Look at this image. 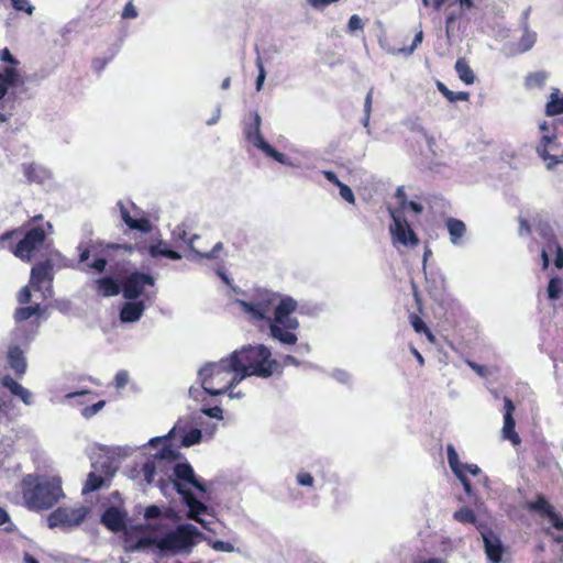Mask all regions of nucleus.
Instances as JSON below:
<instances>
[{
	"instance_id": "nucleus-62",
	"label": "nucleus",
	"mask_w": 563,
	"mask_h": 563,
	"mask_svg": "<svg viewBox=\"0 0 563 563\" xmlns=\"http://www.w3.org/2000/svg\"><path fill=\"white\" fill-rule=\"evenodd\" d=\"M562 284H548V295L550 299H558L562 292Z\"/></svg>"
},
{
	"instance_id": "nucleus-22",
	"label": "nucleus",
	"mask_w": 563,
	"mask_h": 563,
	"mask_svg": "<svg viewBox=\"0 0 563 563\" xmlns=\"http://www.w3.org/2000/svg\"><path fill=\"white\" fill-rule=\"evenodd\" d=\"M1 385L7 388L13 396L19 397L23 404L31 405L32 394L29 389L19 384L10 375H4L1 380Z\"/></svg>"
},
{
	"instance_id": "nucleus-23",
	"label": "nucleus",
	"mask_w": 563,
	"mask_h": 563,
	"mask_svg": "<svg viewBox=\"0 0 563 563\" xmlns=\"http://www.w3.org/2000/svg\"><path fill=\"white\" fill-rule=\"evenodd\" d=\"M198 239H199L198 235H192L188 240V245H189L190 250L192 252H195L196 256H198L199 258L212 261V260H222L223 256H225V257L228 256V253L224 251V245L222 242L216 243L213 245V247L208 252H200V251L196 250L194 242H195V240H198Z\"/></svg>"
},
{
	"instance_id": "nucleus-2",
	"label": "nucleus",
	"mask_w": 563,
	"mask_h": 563,
	"mask_svg": "<svg viewBox=\"0 0 563 563\" xmlns=\"http://www.w3.org/2000/svg\"><path fill=\"white\" fill-rule=\"evenodd\" d=\"M84 238L78 243L77 267L91 275H106L96 282H120L115 277L125 272L128 256L132 246L128 244L108 243L93 240L92 228L85 224Z\"/></svg>"
},
{
	"instance_id": "nucleus-56",
	"label": "nucleus",
	"mask_w": 563,
	"mask_h": 563,
	"mask_svg": "<svg viewBox=\"0 0 563 563\" xmlns=\"http://www.w3.org/2000/svg\"><path fill=\"white\" fill-rule=\"evenodd\" d=\"M313 476L308 472H299L297 475V483L300 486H312L313 485Z\"/></svg>"
},
{
	"instance_id": "nucleus-41",
	"label": "nucleus",
	"mask_w": 563,
	"mask_h": 563,
	"mask_svg": "<svg viewBox=\"0 0 563 563\" xmlns=\"http://www.w3.org/2000/svg\"><path fill=\"white\" fill-rule=\"evenodd\" d=\"M423 40V32L422 30H420L419 32H417V34L415 35V38L412 41V44L409 46V47H401V48H398V49H393L390 51V53L393 55H400V54H404V55H411L415 49L417 48V46L422 42Z\"/></svg>"
},
{
	"instance_id": "nucleus-57",
	"label": "nucleus",
	"mask_w": 563,
	"mask_h": 563,
	"mask_svg": "<svg viewBox=\"0 0 563 563\" xmlns=\"http://www.w3.org/2000/svg\"><path fill=\"white\" fill-rule=\"evenodd\" d=\"M339 189H340V196L342 197V199H344L345 201H347L350 203L355 202L354 194L347 185L342 184V185H340Z\"/></svg>"
},
{
	"instance_id": "nucleus-58",
	"label": "nucleus",
	"mask_w": 563,
	"mask_h": 563,
	"mask_svg": "<svg viewBox=\"0 0 563 563\" xmlns=\"http://www.w3.org/2000/svg\"><path fill=\"white\" fill-rule=\"evenodd\" d=\"M339 0H307V3L314 10L322 11L328 5L338 2Z\"/></svg>"
},
{
	"instance_id": "nucleus-5",
	"label": "nucleus",
	"mask_w": 563,
	"mask_h": 563,
	"mask_svg": "<svg viewBox=\"0 0 563 563\" xmlns=\"http://www.w3.org/2000/svg\"><path fill=\"white\" fill-rule=\"evenodd\" d=\"M22 496L30 510L40 511L55 506L64 493L58 478L40 479L36 475H26L22 479Z\"/></svg>"
},
{
	"instance_id": "nucleus-26",
	"label": "nucleus",
	"mask_w": 563,
	"mask_h": 563,
	"mask_svg": "<svg viewBox=\"0 0 563 563\" xmlns=\"http://www.w3.org/2000/svg\"><path fill=\"white\" fill-rule=\"evenodd\" d=\"M23 172L27 180L31 183L43 184L51 178L48 169L34 163L23 165Z\"/></svg>"
},
{
	"instance_id": "nucleus-16",
	"label": "nucleus",
	"mask_w": 563,
	"mask_h": 563,
	"mask_svg": "<svg viewBox=\"0 0 563 563\" xmlns=\"http://www.w3.org/2000/svg\"><path fill=\"white\" fill-rule=\"evenodd\" d=\"M100 521L110 531L120 532L125 529L126 512L115 506H111L103 511Z\"/></svg>"
},
{
	"instance_id": "nucleus-8",
	"label": "nucleus",
	"mask_w": 563,
	"mask_h": 563,
	"mask_svg": "<svg viewBox=\"0 0 563 563\" xmlns=\"http://www.w3.org/2000/svg\"><path fill=\"white\" fill-rule=\"evenodd\" d=\"M45 239L46 233L42 228H32L24 233L15 245H10V251L15 257L30 263L33 260V254L44 244Z\"/></svg>"
},
{
	"instance_id": "nucleus-64",
	"label": "nucleus",
	"mask_w": 563,
	"mask_h": 563,
	"mask_svg": "<svg viewBox=\"0 0 563 563\" xmlns=\"http://www.w3.org/2000/svg\"><path fill=\"white\" fill-rule=\"evenodd\" d=\"M549 520L555 529L563 530V518H561L555 510L553 515L549 517Z\"/></svg>"
},
{
	"instance_id": "nucleus-60",
	"label": "nucleus",
	"mask_w": 563,
	"mask_h": 563,
	"mask_svg": "<svg viewBox=\"0 0 563 563\" xmlns=\"http://www.w3.org/2000/svg\"><path fill=\"white\" fill-rule=\"evenodd\" d=\"M532 232L530 223L526 220L520 218L519 219V230L518 233L520 236H529Z\"/></svg>"
},
{
	"instance_id": "nucleus-51",
	"label": "nucleus",
	"mask_w": 563,
	"mask_h": 563,
	"mask_svg": "<svg viewBox=\"0 0 563 563\" xmlns=\"http://www.w3.org/2000/svg\"><path fill=\"white\" fill-rule=\"evenodd\" d=\"M363 20L357 14H353L347 22V32L354 34L356 31H363Z\"/></svg>"
},
{
	"instance_id": "nucleus-63",
	"label": "nucleus",
	"mask_w": 563,
	"mask_h": 563,
	"mask_svg": "<svg viewBox=\"0 0 563 563\" xmlns=\"http://www.w3.org/2000/svg\"><path fill=\"white\" fill-rule=\"evenodd\" d=\"M122 16L124 19H134V18L137 16V11H136L135 7L131 2H129L124 7L123 12H122Z\"/></svg>"
},
{
	"instance_id": "nucleus-28",
	"label": "nucleus",
	"mask_w": 563,
	"mask_h": 563,
	"mask_svg": "<svg viewBox=\"0 0 563 563\" xmlns=\"http://www.w3.org/2000/svg\"><path fill=\"white\" fill-rule=\"evenodd\" d=\"M53 278V263L51 261L38 263L32 267L30 282H52Z\"/></svg>"
},
{
	"instance_id": "nucleus-10",
	"label": "nucleus",
	"mask_w": 563,
	"mask_h": 563,
	"mask_svg": "<svg viewBox=\"0 0 563 563\" xmlns=\"http://www.w3.org/2000/svg\"><path fill=\"white\" fill-rule=\"evenodd\" d=\"M389 216L393 220L389 225V232L394 244L416 246L419 243V239L408 223L402 210H390Z\"/></svg>"
},
{
	"instance_id": "nucleus-7",
	"label": "nucleus",
	"mask_w": 563,
	"mask_h": 563,
	"mask_svg": "<svg viewBox=\"0 0 563 563\" xmlns=\"http://www.w3.org/2000/svg\"><path fill=\"white\" fill-rule=\"evenodd\" d=\"M201 537L199 529L191 523L178 525L175 529L158 536V551L162 555L172 556L188 554Z\"/></svg>"
},
{
	"instance_id": "nucleus-38",
	"label": "nucleus",
	"mask_w": 563,
	"mask_h": 563,
	"mask_svg": "<svg viewBox=\"0 0 563 563\" xmlns=\"http://www.w3.org/2000/svg\"><path fill=\"white\" fill-rule=\"evenodd\" d=\"M260 151L283 165L292 166L290 159L285 154L276 151L268 142Z\"/></svg>"
},
{
	"instance_id": "nucleus-20",
	"label": "nucleus",
	"mask_w": 563,
	"mask_h": 563,
	"mask_svg": "<svg viewBox=\"0 0 563 563\" xmlns=\"http://www.w3.org/2000/svg\"><path fill=\"white\" fill-rule=\"evenodd\" d=\"M485 552L492 563H500L504 548L499 538L492 532L483 534Z\"/></svg>"
},
{
	"instance_id": "nucleus-25",
	"label": "nucleus",
	"mask_w": 563,
	"mask_h": 563,
	"mask_svg": "<svg viewBox=\"0 0 563 563\" xmlns=\"http://www.w3.org/2000/svg\"><path fill=\"white\" fill-rule=\"evenodd\" d=\"M148 254L153 258H167L172 261H177L181 258V255L170 250L168 243L164 241H158L157 243L151 244L148 246Z\"/></svg>"
},
{
	"instance_id": "nucleus-29",
	"label": "nucleus",
	"mask_w": 563,
	"mask_h": 563,
	"mask_svg": "<svg viewBox=\"0 0 563 563\" xmlns=\"http://www.w3.org/2000/svg\"><path fill=\"white\" fill-rule=\"evenodd\" d=\"M446 228L450 233V241L454 245L461 244V239L466 233V225L463 221L455 219V218H449L446 220Z\"/></svg>"
},
{
	"instance_id": "nucleus-55",
	"label": "nucleus",
	"mask_w": 563,
	"mask_h": 563,
	"mask_svg": "<svg viewBox=\"0 0 563 563\" xmlns=\"http://www.w3.org/2000/svg\"><path fill=\"white\" fill-rule=\"evenodd\" d=\"M12 5L16 11H24L27 14H32L34 11V7L30 3L29 0H11Z\"/></svg>"
},
{
	"instance_id": "nucleus-59",
	"label": "nucleus",
	"mask_w": 563,
	"mask_h": 563,
	"mask_svg": "<svg viewBox=\"0 0 563 563\" xmlns=\"http://www.w3.org/2000/svg\"><path fill=\"white\" fill-rule=\"evenodd\" d=\"M129 382V375L125 371H119L114 376V386L120 389L123 388Z\"/></svg>"
},
{
	"instance_id": "nucleus-14",
	"label": "nucleus",
	"mask_w": 563,
	"mask_h": 563,
	"mask_svg": "<svg viewBox=\"0 0 563 563\" xmlns=\"http://www.w3.org/2000/svg\"><path fill=\"white\" fill-rule=\"evenodd\" d=\"M261 125L262 118L257 111L251 112L242 121V131L245 140L258 150L267 143L261 132Z\"/></svg>"
},
{
	"instance_id": "nucleus-21",
	"label": "nucleus",
	"mask_w": 563,
	"mask_h": 563,
	"mask_svg": "<svg viewBox=\"0 0 563 563\" xmlns=\"http://www.w3.org/2000/svg\"><path fill=\"white\" fill-rule=\"evenodd\" d=\"M8 363L9 366L13 369L15 376L18 378H22V376L26 372V360L24 357V353L18 345H12L8 350Z\"/></svg>"
},
{
	"instance_id": "nucleus-30",
	"label": "nucleus",
	"mask_w": 563,
	"mask_h": 563,
	"mask_svg": "<svg viewBox=\"0 0 563 563\" xmlns=\"http://www.w3.org/2000/svg\"><path fill=\"white\" fill-rule=\"evenodd\" d=\"M561 113H563V93L558 88H553L545 104V114L554 117Z\"/></svg>"
},
{
	"instance_id": "nucleus-53",
	"label": "nucleus",
	"mask_w": 563,
	"mask_h": 563,
	"mask_svg": "<svg viewBox=\"0 0 563 563\" xmlns=\"http://www.w3.org/2000/svg\"><path fill=\"white\" fill-rule=\"evenodd\" d=\"M142 472L144 475V479L151 484L154 481V476L156 474L155 463L152 461L144 463V465L142 467Z\"/></svg>"
},
{
	"instance_id": "nucleus-50",
	"label": "nucleus",
	"mask_w": 563,
	"mask_h": 563,
	"mask_svg": "<svg viewBox=\"0 0 563 563\" xmlns=\"http://www.w3.org/2000/svg\"><path fill=\"white\" fill-rule=\"evenodd\" d=\"M372 98H373V90L371 89L366 97H365V101H364V118H363V125L364 128H368V123H369V117H371V111H372Z\"/></svg>"
},
{
	"instance_id": "nucleus-61",
	"label": "nucleus",
	"mask_w": 563,
	"mask_h": 563,
	"mask_svg": "<svg viewBox=\"0 0 563 563\" xmlns=\"http://www.w3.org/2000/svg\"><path fill=\"white\" fill-rule=\"evenodd\" d=\"M162 511L161 508L156 505H151L145 508L144 517L146 519H154L158 518L161 516Z\"/></svg>"
},
{
	"instance_id": "nucleus-4",
	"label": "nucleus",
	"mask_w": 563,
	"mask_h": 563,
	"mask_svg": "<svg viewBox=\"0 0 563 563\" xmlns=\"http://www.w3.org/2000/svg\"><path fill=\"white\" fill-rule=\"evenodd\" d=\"M228 360L231 368L242 380L250 376L269 377L277 365V362L272 358L271 350L263 344L244 345L232 352Z\"/></svg>"
},
{
	"instance_id": "nucleus-17",
	"label": "nucleus",
	"mask_w": 563,
	"mask_h": 563,
	"mask_svg": "<svg viewBox=\"0 0 563 563\" xmlns=\"http://www.w3.org/2000/svg\"><path fill=\"white\" fill-rule=\"evenodd\" d=\"M446 453H448V462H449V465H450L452 472L461 481L465 493L467 495H470L472 493V485H471L466 474L462 471V463L460 462L459 454L452 444H449L446 446Z\"/></svg>"
},
{
	"instance_id": "nucleus-31",
	"label": "nucleus",
	"mask_w": 563,
	"mask_h": 563,
	"mask_svg": "<svg viewBox=\"0 0 563 563\" xmlns=\"http://www.w3.org/2000/svg\"><path fill=\"white\" fill-rule=\"evenodd\" d=\"M179 495L183 497L185 504L188 506L189 511L195 515L203 514L207 510V507L203 503H201L192 492H183L179 490Z\"/></svg>"
},
{
	"instance_id": "nucleus-39",
	"label": "nucleus",
	"mask_w": 563,
	"mask_h": 563,
	"mask_svg": "<svg viewBox=\"0 0 563 563\" xmlns=\"http://www.w3.org/2000/svg\"><path fill=\"white\" fill-rule=\"evenodd\" d=\"M122 290V284H97L96 292L101 297L117 296Z\"/></svg>"
},
{
	"instance_id": "nucleus-42",
	"label": "nucleus",
	"mask_w": 563,
	"mask_h": 563,
	"mask_svg": "<svg viewBox=\"0 0 563 563\" xmlns=\"http://www.w3.org/2000/svg\"><path fill=\"white\" fill-rule=\"evenodd\" d=\"M156 548L158 550V536H148L137 539L131 550H141L146 548Z\"/></svg>"
},
{
	"instance_id": "nucleus-52",
	"label": "nucleus",
	"mask_w": 563,
	"mask_h": 563,
	"mask_svg": "<svg viewBox=\"0 0 563 563\" xmlns=\"http://www.w3.org/2000/svg\"><path fill=\"white\" fill-rule=\"evenodd\" d=\"M104 405H106V401L100 400L91 406H87V407L82 408L81 415L86 419H89V418L93 417L96 413H98L104 407Z\"/></svg>"
},
{
	"instance_id": "nucleus-36",
	"label": "nucleus",
	"mask_w": 563,
	"mask_h": 563,
	"mask_svg": "<svg viewBox=\"0 0 563 563\" xmlns=\"http://www.w3.org/2000/svg\"><path fill=\"white\" fill-rule=\"evenodd\" d=\"M410 324L417 333H424L430 342H434V335L424 321L416 313L409 316Z\"/></svg>"
},
{
	"instance_id": "nucleus-40",
	"label": "nucleus",
	"mask_w": 563,
	"mask_h": 563,
	"mask_svg": "<svg viewBox=\"0 0 563 563\" xmlns=\"http://www.w3.org/2000/svg\"><path fill=\"white\" fill-rule=\"evenodd\" d=\"M454 519L462 523H475L476 522V516L475 512L467 507H462L459 510H456L453 515Z\"/></svg>"
},
{
	"instance_id": "nucleus-46",
	"label": "nucleus",
	"mask_w": 563,
	"mask_h": 563,
	"mask_svg": "<svg viewBox=\"0 0 563 563\" xmlns=\"http://www.w3.org/2000/svg\"><path fill=\"white\" fill-rule=\"evenodd\" d=\"M0 60L8 63L7 66H0V68L4 67H12L19 75V70L16 69V66L20 64L19 60L10 53L8 48H3L0 51Z\"/></svg>"
},
{
	"instance_id": "nucleus-43",
	"label": "nucleus",
	"mask_w": 563,
	"mask_h": 563,
	"mask_svg": "<svg viewBox=\"0 0 563 563\" xmlns=\"http://www.w3.org/2000/svg\"><path fill=\"white\" fill-rule=\"evenodd\" d=\"M22 233L21 229H13L4 232L0 235V251L4 249L10 250V245H13L12 240L20 236Z\"/></svg>"
},
{
	"instance_id": "nucleus-9",
	"label": "nucleus",
	"mask_w": 563,
	"mask_h": 563,
	"mask_svg": "<svg viewBox=\"0 0 563 563\" xmlns=\"http://www.w3.org/2000/svg\"><path fill=\"white\" fill-rule=\"evenodd\" d=\"M538 156L544 162L547 169L553 170L563 164V147L555 132L542 134L536 146Z\"/></svg>"
},
{
	"instance_id": "nucleus-3",
	"label": "nucleus",
	"mask_w": 563,
	"mask_h": 563,
	"mask_svg": "<svg viewBox=\"0 0 563 563\" xmlns=\"http://www.w3.org/2000/svg\"><path fill=\"white\" fill-rule=\"evenodd\" d=\"M44 284H26L18 295V301L21 305L32 303L27 307L16 308L14 311V320L16 327L13 331L14 338L22 342H30L34 336L37 328V318L42 314L41 301L37 299H44L43 286ZM46 290L49 292L52 284H45Z\"/></svg>"
},
{
	"instance_id": "nucleus-49",
	"label": "nucleus",
	"mask_w": 563,
	"mask_h": 563,
	"mask_svg": "<svg viewBox=\"0 0 563 563\" xmlns=\"http://www.w3.org/2000/svg\"><path fill=\"white\" fill-rule=\"evenodd\" d=\"M395 197L399 200V207L395 208V209L388 208V211L390 212V210H402V213H405V210L407 209L408 200H407V195H406L404 186L397 187Z\"/></svg>"
},
{
	"instance_id": "nucleus-13",
	"label": "nucleus",
	"mask_w": 563,
	"mask_h": 563,
	"mask_svg": "<svg viewBox=\"0 0 563 563\" xmlns=\"http://www.w3.org/2000/svg\"><path fill=\"white\" fill-rule=\"evenodd\" d=\"M529 11L530 10L528 9L522 14V19H521V23H520V31H521L520 37L506 45V48L508 49L509 55L516 56V55L525 54V53L531 51L537 43L538 33L534 30H532L528 24Z\"/></svg>"
},
{
	"instance_id": "nucleus-34",
	"label": "nucleus",
	"mask_w": 563,
	"mask_h": 563,
	"mask_svg": "<svg viewBox=\"0 0 563 563\" xmlns=\"http://www.w3.org/2000/svg\"><path fill=\"white\" fill-rule=\"evenodd\" d=\"M455 70L459 78L465 85H472L475 81V75L472 68L468 66L465 59L459 58L455 63Z\"/></svg>"
},
{
	"instance_id": "nucleus-33",
	"label": "nucleus",
	"mask_w": 563,
	"mask_h": 563,
	"mask_svg": "<svg viewBox=\"0 0 563 563\" xmlns=\"http://www.w3.org/2000/svg\"><path fill=\"white\" fill-rule=\"evenodd\" d=\"M118 207L120 208V212H121V218L123 220V222L130 228V229H134V230H141V231H146V225H147V221L146 220H135L133 219L128 209L125 208V206L123 205L122 201H119L118 202Z\"/></svg>"
},
{
	"instance_id": "nucleus-32",
	"label": "nucleus",
	"mask_w": 563,
	"mask_h": 563,
	"mask_svg": "<svg viewBox=\"0 0 563 563\" xmlns=\"http://www.w3.org/2000/svg\"><path fill=\"white\" fill-rule=\"evenodd\" d=\"M549 79V73L544 70L533 71L525 77V87L527 89L543 88Z\"/></svg>"
},
{
	"instance_id": "nucleus-47",
	"label": "nucleus",
	"mask_w": 563,
	"mask_h": 563,
	"mask_svg": "<svg viewBox=\"0 0 563 563\" xmlns=\"http://www.w3.org/2000/svg\"><path fill=\"white\" fill-rule=\"evenodd\" d=\"M179 456L180 453L170 445H164L157 453V457L167 461H176L179 459Z\"/></svg>"
},
{
	"instance_id": "nucleus-45",
	"label": "nucleus",
	"mask_w": 563,
	"mask_h": 563,
	"mask_svg": "<svg viewBox=\"0 0 563 563\" xmlns=\"http://www.w3.org/2000/svg\"><path fill=\"white\" fill-rule=\"evenodd\" d=\"M103 484V478L100 475H97L95 473H89L86 485H85V492H95L99 489Z\"/></svg>"
},
{
	"instance_id": "nucleus-18",
	"label": "nucleus",
	"mask_w": 563,
	"mask_h": 563,
	"mask_svg": "<svg viewBox=\"0 0 563 563\" xmlns=\"http://www.w3.org/2000/svg\"><path fill=\"white\" fill-rule=\"evenodd\" d=\"M20 75L12 67L0 68V100L3 99L10 87L16 86ZM7 121V117L0 112V123Z\"/></svg>"
},
{
	"instance_id": "nucleus-6",
	"label": "nucleus",
	"mask_w": 563,
	"mask_h": 563,
	"mask_svg": "<svg viewBox=\"0 0 563 563\" xmlns=\"http://www.w3.org/2000/svg\"><path fill=\"white\" fill-rule=\"evenodd\" d=\"M199 375L203 390L211 396L222 395L242 382L238 373L231 368L228 357L207 364L200 369Z\"/></svg>"
},
{
	"instance_id": "nucleus-19",
	"label": "nucleus",
	"mask_w": 563,
	"mask_h": 563,
	"mask_svg": "<svg viewBox=\"0 0 563 563\" xmlns=\"http://www.w3.org/2000/svg\"><path fill=\"white\" fill-rule=\"evenodd\" d=\"M144 310L145 303L143 300L126 301L123 303L119 317L123 323H133L140 320Z\"/></svg>"
},
{
	"instance_id": "nucleus-54",
	"label": "nucleus",
	"mask_w": 563,
	"mask_h": 563,
	"mask_svg": "<svg viewBox=\"0 0 563 563\" xmlns=\"http://www.w3.org/2000/svg\"><path fill=\"white\" fill-rule=\"evenodd\" d=\"M211 548L219 552H233L234 545L231 542L222 541V540H216L211 542Z\"/></svg>"
},
{
	"instance_id": "nucleus-44",
	"label": "nucleus",
	"mask_w": 563,
	"mask_h": 563,
	"mask_svg": "<svg viewBox=\"0 0 563 563\" xmlns=\"http://www.w3.org/2000/svg\"><path fill=\"white\" fill-rule=\"evenodd\" d=\"M202 438V434H201V431L199 429H191L190 431H188L183 440H181V444L184 446H191L194 444H197L200 442Z\"/></svg>"
},
{
	"instance_id": "nucleus-15",
	"label": "nucleus",
	"mask_w": 563,
	"mask_h": 563,
	"mask_svg": "<svg viewBox=\"0 0 563 563\" xmlns=\"http://www.w3.org/2000/svg\"><path fill=\"white\" fill-rule=\"evenodd\" d=\"M504 409L503 437L509 440L514 445H519L521 443V439L515 430L516 422L514 419L516 407L512 400L508 397L504 398Z\"/></svg>"
},
{
	"instance_id": "nucleus-12",
	"label": "nucleus",
	"mask_w": 563,
	"mask_h": 563,
	"mask_svg": "<svg viewBox=\"0 0 563 563\" xmlns=\"http://www.w3.org/2000/svg\"><path fill=\"white\" fill-rule=\"evenodd\" d=\"M174 488L179 494V490L190 492L191 487L205 493V485L197 478L192 466L189 463H177L173 468L170 477Z\"/></svg>"
},
{
	"instance_id": "nucleus-37",
	"label": "nucleus",
	"mask_w": 563,
	"mask_h": 563,
	"mask_svg": "<svg viewBox=\"0 0 563 563\" xmlns=\"http://www.w3.org/2000/svg\"><path fill=\"white\" fill-rule=\"evenodd\" d=\"M437 87L439 91L451 102H455L457 100H468L470 93L465 91L454 92V90H450L443 82L438 81Z\"/></svg>"
},
{
	"instance_id": "nucleus-35",
	"label": "nucleus",
	"mask_w": 563,
	"mask_h": 563,
	"mask_svg": "<svg viewBox=\"0 0 563 563\" xmlns=\"http://www.w3.org/2000/svg\"><path fill=\"white\" fill-rule=\"evenodd\" d=\"M146 284H122L121 294L128 301H137L144 294V286Z\"/></svg>"
},
{
	"instance_id": "nucleus-1",
	"label": "nucleus",
	"mask_w": 563,
	"mask_h": 563,
	"mask_svg": "<svg viewBox=\"0 0 563 563\" xmlns=\"http://www.w3.org/2000/svg\"><path fill=\"white\" fill-rule=\"evenodd\" d=\"M232 289L241 295L236 298V302L245 313L256 321L267 320L274 339L286 345L297 343L298 338L295 331L299 328V321L291 314L296 311L298 303L294 298L255 285L247 290H241L238 286H233Z\"/></svg>"
},
{
	"instance_id": "nucleus-27",
	"label": "nucleus",
	"mask_w": 563,
	"mask_h": 563,
	"mask_svg": "<svg viewBox=\"0 0 563 563\" xmlns=\"http://www.w3.org/2000/svg\"><path fill=\"white\" fill-rule=\"evenodd\" d=\"M552 255H555L554 266L556 268H562L563 267V249L558 243H552V242H549L548 245L541 252L543 267L544 268L548 267Z\"/></svg>"
},
{
	"instance_id": "nucleus-24",
	"label": "nucleus",
	"mask_w": 563,
	"mask_h": 563,
	"mask_svg": "<svg viewBox=\"0 0 563 563\" xmlns=\"http://www.w3.org/2000/svg\"><path fill=\"white\" fill-rule=\"evenodd\" d=\"M525 508L528 511L537 512L540 517L548 519L555 510L542 494L537 495L534 500L527 501Z\"/></svg>"
},
{
	"instance_id": "nucleus-48",
	"label": "nucleus",
	"mask_w": 563,
	"mask_h": 563,
	"mask_svg": "<svg viewBox=\"0 0 563 563\" xmlns=\"http://www.w3.org/2000/svg\"><path fill=\"white\" fill-rule=\"evenodd\" d=\"M255 64H256V67L258 69V75H257V78H256V90L261 91L262 88H263L265 78H266V71L264 69L261 55L258 53H257V57H256Z\"/></svg>"
},
{
	"instance_id": "nucleus-11",
	"label": "nucleus",
	"mask_w": 563,
	"mask_h": 563,
	"mask_svg": "<svg viewBox=\"0 0 563 563\" xmlns=\"http://www.w3.org/2000/svg\"><path fill=\"white\" fill-rule=\"evenodd\" d=\"M87 509L85 507L68 508L58 507L52 511L47 518V525L51 529L60 527L69 529L79 526L87 517Z\"/></svg>"
}]
</instances>
